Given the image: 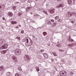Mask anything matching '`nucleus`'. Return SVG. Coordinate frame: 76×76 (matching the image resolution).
Returning <instances> with one entry per match:
<instances>
[{"label": "nucleus", "instance_id": "29", "mask_svg": "<svg viewBox=\"0 0 76 76\" xmlns=\"http://www.w3.org/2000/svg\"><path fill=\"white\" fill-rule=\"evenodd\" d=\"M43 35L44 36H45V35H47V33L46 32H44L43 33Z\"/></svg>", "mask_w": 76, "mask_h": 76}, {"label": "nucleus", "instance_id": "10", "mask_svg": "<svg viewBox=\"0 0 76 76\" xmlns=\"http://www.w3.org/2000/svg\"><path fill=\"white\" fill-rule=\"evenodd\" d=\"M31 9V7H27L26 8V11L27 12H29Z\"/></svg>", "mask_w": 76, "mask_h": 76}, {"label": "nucleus", "instance_id": "51", "mask_svg": "<svg viewBox=\"0 0 76 76\" xmlns=\"http://www.w3.org/2000/svg\"><path fill=\"white\" fill-rule=\"evenodd\" d=\"M16 4H18V3H19V2H16Z\"/></svg>", "mask_w": 76, "mask_h": 76}, {"label": "nucleus", "instance_id": "32", "mask_svg": "<svg viewBox=\"0 0 76 76\" xmlns=\"http://www.w3.org/2000/svg\"><path fill=\"white\" fill-rule=\"evenodd\" d=\"M51 23V21H48L47 24L48 25H50Z\"/></svg>", "mask_w": 76, "mask_h": 76}, {"label": "nucleus", "instance_id": "15", "mask_svg": "<svg viewBox=\"0 0 76 76\" xmlns=\"http://www.w3.org/2000/svg\"><path fill=\"white\" fill-rule=\"evenodd\" d=\"M7 52V50H2L1 51V54H5V53H6Z\"/></svg>", "mask_w": 76, "mask_h": 76}, {"label": "nucleus", "instance_id": "26", "mask_svg": "<svg viewBox=\"0 0 76 76\" xmlns=\"http://www.w3.org/2000/svg\"><path fill=\"white\" fill-rule=\"evenodd\" d=\"M7 76H10V75H11V73H10V72H7Z\"/></svg>", "mask_w": 76, "mask_h": 76}, {"label": "nucleus", "instance_id": "20", "mask_svg": "<svg viewBox=\"0 0 76 76\" xmlns=\"http://www.w3.org/2000/svg\"><path fill=\"white\" fill-rule=\"evenodd\" d=\"M30 43H29V45L30 46L32 45V40L31 39H30Z\"/></svg>", "mask_w": 76, "mask_h": 76}, {"label": "nucleus", "instance_id": "37", "mask_svg": "<svg viewBox=\"0 0 76 76\" xmlns=\"http://www.w3.org/2000/svg\"><path fill=\"white\" fill-rule=\"evenodd\" d=\"M22 15V13L21 12H19L18 13V15L19 16H21Z\"/></svg>", "mask_w": 76, "mask_h": 76}, {"label": "nucleus", "instance_id": "50", "mask_svg": "<svg viewBox=\"0 0 76 76\" xmlns=\"http://www.w3.org/2000/svg\"><path fill=\"white\" fill-rule=\"evenodd\" d=\"M16 28H19V27L18 26H17L16 27Z\"/></svg>", "mask_w": 76, "mask_h": 76}, {"label": "nucleus", "instance_id": "59", "mask_svg": "<svg viewBox=\"0 0 76 76\" xmlns=\"http://www.w3.org/2000/svg\"><path fill=\"white\" fill-rule=\"evenodd\" d=\"M48 45V46H50V45Z\"/></svg>", "mask_w": 76, "mask_h": 76}, {"label": "nucleus", "instance_id": "58", "mask_svg": "<svg viewBox=\"0 0 76 76\" xmlns=\"http://www.w3.org/2000/svg\"><path fill=\"white\" fill-rule=\"evenodd\" d=\"M34 22V21H31V22Z\"/></svg>", "mask_w": 76, "mask_h": 76}, {"label": "nucleus", "instance_id": "1", "mask_svg": "<svg viewBox=\"0 0 76 76\" xmlns=\"http://www.w3.org/2000/svg\"><path fill=\"white\" fill-rule=\"evenodd\" d=\"M14 53L15 55L19 56L20 55L21 53H22V50L19 49H17L14 50Z\"/></svg>", "mask_w": 76, "mask_h": 76}, {"label": "nucleus", "instance_id": "4", "mask_svg": "<svg viewBox=\"0 0 76 76\" xmlns=\"http://www.w3.org/2000/svg\"><path fill=\"white\" fill-rule=\"evenodd\" d=\"M6 42V41H5V40L3 39H2L0 40V45H1L2 46Z\"/></svg>", "mask_w": 76, "mask_h": 76}, {"label": "nucleus", "instance_id": "54", "mask_svg": "<svg viewBox=\"0 0 76 76\" xmlns=\"http://www.w3.org/2000/svg\"><path fill=\"white\" fill-rule=\"evenodd\" d=\"M52 61H54V59H52Z\"/></svg>", "mask_w": 76, "mask_h": 76}, {"label": "nucleus", "instance_id": "24", "mask_svg": "<svg viewBox=\"0 0 76 76\" xmlns=\"http://www.w3.org/2000/svg\"><path fill=\"white\" fill-rule=\"evenodd\" d=\"M25 42H26L27 43H28V42H29L28 39L27 38H25Z\"/></svg>", "mask_w": 76, "mask_h": 76}, {"label": "nucleus", "instance_id": "40", "mask_svg": "<svg viewBox=\"0 0 76 76\" xmlns=\"http://www.w3.org/2000/svg\"><path fill=\"white\" fill-rule=\"evenodd\" d=\"M64 73H65V75H66L67 74V72L66 71H64Z\"/></svg>", "mask_w": 76, "mask_h": 76}, {"label": "nucleus", "instance_id": "35", "mask_svg": "<svg viewBox=\"0 0 76 76\" xmlns=\"http://www.w3.org/2000/svg\"><path fill=\"white\" fill-rule=\"evenodd\" d=\"M18 69L19 70H21V71H22V69H21V67H18Z\"/></svg>", "mask_w": 76, "mask_h": 76}, {"label": "nucleus", "instance_id": "5", "mask_svg": "<svg viewBox=\"0 0 76 76\" xmlns=\"http://www.w3.org/2000/svg\"><path fill=\"white\" fill-rule=\"evenodd\" d=\"M24 58L25 60H28V61H29L30 60V57H29L28 55H25L24 56Z\"/></svg>", "mask_w": 76, "mask_h": 76}, {"label": "nucleus", "instance_id": "14", "mask_svg": "<svg viewBox=\"0 0 76 76\" xmlns=\"http://www.w3.org/2000/svg\"><path fill=\"white\" fill-rule=\"evenodd\" d=\"M68 40L69 42H73L74 41V40L73 39H72L70 38V37H69V39H68Z\"/></svg>", "mask_w": 76, "mask_h": 76}, {"label": "nucleus", "instance_id": "56", "mask_svg": "<svg viewBox=\"0 0 76 76\" xmlns=\"http://www.w3.org/2000/svg\"><path fill=\"white\" fill-rule=\"evenodd\" d=\"M1 7H1V6H0V8L1 9Z\"/></svg>", "mask_w": 76, "mask_h": 76}, {"label": "nucleus", "instance_id": "23", "mask_svg": "<svg viewBox=\"0 0 76 76\" xmlns=\"http://www.w3.org/2000/svg\"><path fill=\"white\" fill-rule=\"evenodd\" d=\"M11 23L12 25H14V24H16L17 23V22L16 21H12L11 22Z\"/></svg>", "mask_w": 76, "mask_h": 76}, {"label": "nucleus", "instance_id": "42", "mask_svg": "<svg viewBox=\"0 0 76 76\" xmlns=\"http://www.w3.org/2000/svg\"><path fill=\"white\" fill-rule=\"evenodd\" d=\"M24 32V31L23 30H22L21 31V34H23Z\"/></svg>", "mask_w": 76, "mask_h": 76}, {"label": "nucleus", "instance_id": "48", "mask_svg": "<svg viewBox=\"0 0 76 76\" xmlns=\"http://www.w3.org/2000/svg\"><path fill=\"white\" fill-rule=\"evenodd\" d=\"M2 19H3V20H5V18H4L3 17V18H2Z\"/></svg>", "mask_w": 76, "mask_h": 76}, {"label": "nucleus", "instance_id": "45", "mask_svg": "<svg viewBox=\"0 0 76 76\" xmlns=\"http://www.w3.org/2000/svg\"><path fill=\"white\" fill-rule=\"evenodd\" d=\"M22 41L23 42H25V38L24 39H23L22 40Z\"/></svg>", "mask_w": 76, "mask_h": 76}, {"label": "nucleus", "instance_id": "46", "mask_svg": "<svg viewBox=\"0 0 76 76\" xmlns=\"http://www.w3.org/2000/svg\"><path fill=\"white\" fill-rule=\"evenodd\" d=\"M40 51H41V52H44V50H40Z\"/></svg>", "mask_w": 76, "mask_h": 76}, {"label": "nucleus", "instance_id": "53", "mask_svg": "<svg viewBox=\"0 0 76 76\" xmlns=\"http://www.w3.org/2000/svg\"><path fill=\"white\" fill-rule=\"evenodd\" d=\"M61 52H63V51H64V50H61Z\"/></svg>", "mask_w": 76, "mask_h": 76}, {"label": "nucleus", "instance_id": "9", "mask_svg": "<svg viewBox=\"0 0 76 76\" xmlns=\"http://www.w3.org/2000/svg\"><path fill=\"white\" fill-rule=\"evenodd\" d=\"M12 58L14 60L15 62H18V60H17V58L15 56H13L12 57Z\"/></svg>", "mask_w": 76, "mask_h": 76}, {"label": "nucleus", "instance_id": "43", "mask_svg": "<svg viewBox=\"0 0 76 76\" xmlns=\"http://www.w3.org/2000/svg\"><path fill=\"white\" fill-rule=\"evenodd\" d=\"M70 74L71 75H73V74H74V73L73 72H70Z\"/></svg>", "mask_w": 76, "mask_h": 76}, {"label": "nucleus", "instance_id": "7", "mask_svg": "<svg viewBox=\"0 0 76 76\" xmlns=\"http://www.w3.org/2000/svg\"><path fill=\"white\" fill-rule=\"evenodd\" d=\"M55 9L53 8L52 9L50 10H49V12L51 13V14H53V13H54V12L55 11Z\"/></svg>", "mask_w": 76, "mask_h": 76}, {"label": "nucleus", "instance_id": "8", "mask_svg": "<svg viewBox=\"0 0 76 76\" xmlns=\"http://www.w3.org/2000/svg\"><path fill=\"white\" fill-rule=\"evenodd\" d=\"M40 10H42V12L44 13L45 14H46L47 15H48V14L47 13V11H45V10L44 8H42L41 9H39V11H41Z\"/></svg>", "mask_w": 76, "mask_h": 76}, {"label": "nucleus", "instance_id": "36", "mask_svg": "<svg viewBox=\"0 0 76 76\" xmlns=\"http://www.w3.org/2000/svg\"><path fill=\"white\" fill-rule=\"evenodd\" d=\"M62 21V20L61 19H59L58 20V22H61Z\"/></svg>", "mask_w": 76, "mask_h": 76}, {"label": "nucleus", "instance_id": "41", "mask_svg": "<svg viewBox=\"0 0 76 76\" xmlns=\"http://www.w3.org/2000/svg\"><path fill=\"white\" fill-rule=\"evenodd\" d=\"M51 21L52 22H54V20L53 19H52L51 20Z\"/></svg>", "mask_w": 76, "mask_h": 76}, {"label": "nucleus", "instance_id": "11", "mask_svg": "<svg viewBox=\"0 0 76 76\" xmlns=\"http://www.w3.org/2000/svg\"><path fill=\"white\" fill-rule=\"evenodd\" d=\"M8 16H9L10 17H12V16H13V13H12V12H9L8 13Z\"/></svg>", "mask_w": 76, "mask_h": 76}, {"label": "nucleus", "instance_id": "47", "mask_svg": "<svg viewBox=\"0 0 76 76\" xmlns=\"http://www.w3.org/2000/svg\"><path fill=\"white\" fill-rule=\"evenodd\" d=\"M71 22L72 23H75V21H71Z\"/></svg>", "mask_w": 76, "mask_h": 76}, {"label": "nucleus", "instance_id": "2", "mask_svg": "<svg viewBox=\"0 0 76 76\" xmlns=\"http://www.w3.org/2000/svg\"><path fill=\"white\" fill-rule=\"evenodd\" d=\"M69 47L70 48H75L76 49V43H72V44H69L68 45Z\"/></svg>", "mask_w": 76, "mask_h": 76}, {"label": "nucleus", "instance_id": "52", "mask_svg": "<svg viewBox=\"0 0 76 76\" xmlns=\"http://www.w3.org/2000/svg\"><path fill=\"white\" fill-rule=\"evenodd\" d=\"M19 26L20 27H21V25H19Z\"/></svg>", "mask_w": 76, "mask_h": 76}, {"label": "nucleus", "instance_id": "22", "mask_svg": "<svg viewBox=\"0 0 76 76\" xmlns=\"http://www.w3.org/2000/svg\"><path fill=\"white\" fill-rule=\"evenodd\" d=\"M44 56L46 58H48V55H47V53H44V54H43Z\"/></svg>", "mask_w": 76, "mask_h": 76}, {"label": "nucleus", "instance_id": "34", "mask_svg": "<svg viewBox=\"0 0 76 76\" xmlns=\"http://www.w3.org/2000/svg\"><path fill=\"white\" fill-rule=\"evenodd\" d=\"M12 9H13V10H16V6L13 7Z\"/></svg>", "mask_w": 76, "mask_h": 76}, {"label": "nucleus", "instance_id": "33", "mask_svg": "<svg viewBox=\"0 0 76 76\" xmlns=\"http://www.w3.org/2000/svg\"><path fill=\"white\" fill-rule=\"evenodd\" d=\"M3 73H4V72L1 71V72H0V75H3Z\"/></svg>", "mask_w": 76, "mask_h": 76}, {"label": "nucleus", "instance_id": "39", "mask_svg": "<svg viewBox=\"0 0 76 76\" xmlns=\"http://www.w3.org/2000/svg\"><path fill=\"white\" fill-rule=\"evenodd\" d=\"M2 12H1L0 11V17H1V16H2Z\"/></svg>", "mask_w": 76, "mask_h": 76}, {"label": "nucleus", "instance_id": "16", "mask_svg": "<svg viewBox=\"0 0 76 76\" xmlns=\"http://www.w3.org/2000/svg\"><path fill=\"white\" fill-rule=\"evenodd\" d=\"M60 76H66V75H65V74H64V72H61L60 73Z\"/></svg>", "mask_w": 76, "mask_h": 76}, {"label": "nucleus", "instance_id": "60", "mask_svg": "<svg viewBox=\"0 0 76 76\" xmlns=\"http://www.w3.org/2000/svg\"><path fill=\"white\" fill-rule=\"evenodd\" d=\"M46 6H48V5L47 4V5H46Z\"/></svg>", "mask_w": 76, "mask_h": 76}, {"label": "nucleus", "instance_id": "25", "mask_svg": "<svg viewBox=\"0 0 76 76\" xmlns=\"http://www.w3.org/2000/svg\"><path fill=\"white\" fill-rule=\"evenodd\" d=\"M57 25V23H54L53 24V25H52L53 27H54V26H56Z\"/></svg>", "mask_w": 76, "mask_h": 76}, {"label": "nucleus", "instance_id": "63", "mask_svg": "<svg viewBox=\"0 0 76 76\" xmlns=\"http://www.w3.org/2000/svg\"><path fill=\"white\" fill-rule=\"evenodd\" d=\"M10 20H12V19H11Z\"/></svg>", "mask_w": 76, "mask_h": 76}, {"label": "nucleus", "instance_id": "44", "mask_svg": "<svg viewBox=\"0 0 76 76\" xmlns=\"http://www.w3.org/2000/svg\"><path fill=\"white\" fill-rule=\"evenodd\" d=\"M31 1L32 0H28V2H29V3H31Z\"/></svg>", "mask_w": 76, "mask_h": 76}, {"label": "nucleus", "instance_id": "57", "mask_svg": "<svg viewBox=\"0 0 76 76\" xmlns=\"http://www.w3.org/2000/svg\"><path fill=\"white\" fill-rule=\"evenodd\" d=\"M62 61H64V60H62Z\"/></svg>", "mask_w": 76, "mask_h": 76}, {"label": "nucleus", "instance_id": "13", "mask_svg": "<svg viewBox=\"0 0 76 76\" xmlns=\"http://www.w3.org/2000/svg\"><path fill=\"white\" fill-rule=\"evenodd\" d=\"M63 7V5H62V4H60L56 7V8H60V7Z\"/></svg>", "mask_w": 76, "mask_h": 76}, {"label": "nucleus", "instance_id": "27", "mask_svg": "<svg viewBox=\"0 0 76 76\" xmlns=\"http://www.w3.org/2000/svg\"><path fill=\"white\" fill-rule=\"evenodd\" d=\"M35 68H36L37 72H39V69L38 67H35Z\"/></svg>", "mask_w": 76, "mask_h": 76}, {"label": "nucleus", "instance_id": "18", "mask_svg": "<svg viewBox=\"0 0 76 76\" xmlns=\"http://www.w3.org/2000/svg\"><path fill=\"white\" fill-rule=\"evenodd\" d=\"M70 17L72 16H74L75 15V13L74 12H70Z\"/></svg>", "mask_w": 76, "mask_h": 76}, {"label": "nucleus", "instance_id": "49", "mask_svg": "<svg viewBox=\"0 0 76 76\" xmlns=\"http://www.w3.org/2000/svg\"><path fill=\"white\" fill-rule=\"evenodd\" d=\"M57 1H58V2H60L61 1V0H57Z\"/></svg>", "mask_w": 76, "mask_h": 76}, {"label": "nucleus", "instance_id": "61", "mask_svg": "<svg viewBox=\"0 0 76 76\" xmlns=\"http://www.w3.org/2000/svg\"><path fill=\"white\" fill-rule=\"evenodd\" d=\"M58 42H57V43H58Z\"/></svg>", "mask_w": 76, "mask_h": 76}, {"label": "nucleus", "instance_id": "38", "mask_svg": "<svg viewBox=\"0 0 76 76\" xmlns=\"http://www.w3.org/2000/svg\"><path fill=\"white\" fill-rule=\"evenodd\" d=\"M73 4H75V3L76 2V0H73Z\"/></svg>", "mask_w": 76, "mask_h": 76}, {"label": "nucleus", "instance_id": "21", "mask_svg": "<svg viewBox=\"0 0 76 76\" xmlns=\"http://www.w3.org/2000/svg\"><path fill=\"white\" fill-rule=\"evenodd\" d=\"M52 54H53L54 56H55V57H56V56H58V55L57 54V53L56 52H53Z\"/></svg>", "mask_w": 76, "mask_h": 76}, {"label": "nucleus", "instance_id": "3", "mask_svg": "<svg viewBox=\"0 0 76 76\" xmlns=\"http://www.w3.org/2000/svg\"><path fill=\"white\" fill-rule=\"evenodd\" d=\"M8 47V45L6 43H5L0 48V50H4V49H6Z\"/></svg>", "mask_w": 76, "mask_h": 76}, {"label": "nucleus", "instance_id": "62", "mask_svg": "<svg viewBox=\"0 0 76 76\" xmlns=\"http://www.w3.org/2000/svg\"><path fill=\"white\" fill-rule=\"evenodd\" d=\"M41 12H42V11H41Z\"/></svg>", "mask_w": 76, "mask_h": 76}, {"label": "nucleus", "instance_id": "30", "mask_svg": "<svg viewBox=\"0 0 76 76\" xmlns=\"http://www.w3.org/2000/svg\"><path fill=\"white\" fill-rule=\"evenodd\" d=\"M15 76H20V74L19 73H16L15 75Z\"/></svg>", "mask_w": 76, "mask_h": 76}, {"label": "nucleus", "instance_id": "19", "mask_svg": "<svg viewBox=\"0 0 76 76\" xmlns=\"http://www.w3.org/2000/svg\"><path fill=\"white\" fill-rule=\"evenodd\" d=\"M56 46L57 47H61V46H62V44L61 43H59L58 45H56Z\"/></svg>", "mask_w": 76, "mask_h": 76}, {"label": "nucleus", "instance_id": "12", "mask_svg": "<svg viewBox=\"0 0 76 76\" xmlns=\"http://www.w3.org/2000/svg\"><path fill=\"white\" fill-rule=\"evenodd\" d=\"M66 17L67 18H69V17H70V12H68L66 14Z\"/></svg>", "mask_w": 76, "mask_h": 76}, {"label": "nucleus", "instance_id": "31", "mask_svg": "<svg viewBox=\"0 0 76 76\" xmlns=\"http://www.w3.org/2000/svg\"><path fill=\"white\" fill-rule=\"evenodd\" d=\"M58 16H56L55 18V20H58Z\"/></svg>", "mask_w": 76, "mask_h": 76}, {"label": "nucleus", "instance_id": "6", "mask_svg": "<svg viewBox=\"0 0 76 76\" xmlns=\"http://www.w3.org/2000/svg\"><path fill=\"white\" fill-rule=\"evenodd\" d=\"M0 71L4 72L5 71V68L3 66H1L0 67Z\"/></svg>", "mask_w": 76, "mask_h": 76}, {"label": "nucleus", "instance_id": "17", "mask_svg": "<svg viewBox=\"0 0 76 76\" xmlns=\"http://www.w3.org/2000/svg\"><path fill=\"white\" fill-rule=\"evenodd\" d=\"M67 1L69 4H72V0H67Z\"/></svg>", "mask_w": 76, "mask_h": 76}, {"label": "nucleus", "instance_id": "55", "mask_svg": "<svg viewBox=\"0 0 76 76\" xmlns=\"http://www.w3.org/2000/svg\"><path fill=\"white\" fill-rule=\"evenodd\" d=\"M33 38H34V39H35V37H34V36H33Z\"/></svg>", "mask_w": 76, "mask_h": 76}, {"label": "nucleus", "instance_id": "28", "mask_svg": "<svg viewBox=\"0 0 76 76\" xmlns=\"http://www.w3.org/2000/svg\"><path fill=\"white\" fill-rule=\"evenodd\" d=\"M17 39L18 40H19L20 41V37H17L15 38V39Z\"/></svg>", "mask_w": 76, "mask_h": 76}]
</instances>
